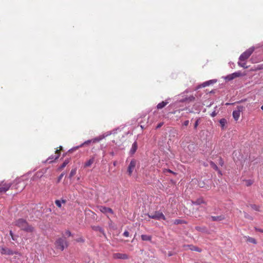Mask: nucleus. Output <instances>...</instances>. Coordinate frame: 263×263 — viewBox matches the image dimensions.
<instances>
[{
    "label": "nucleus",
    "mask_w": 263,
    "mask_h": 263,
    "mask_svg": "<svg viewBox=\"0 0 263 263\" xmlns=\"http://www.w3.org/2000/svg\"><path fill=\"white\" fill-rule=\"evenodd\" d=\"M15 225L20 228L22 230L27 232L31 233L34 230V228L31 225H30L26 220L22 218L16 220Z\"/></svg>",
    "instance_id": "obj_1"
},
{
    "label": "nucleus",
    "mask_w": 263,
    "mask_h": 263,
    "mask_svg": "<svg viewBox=\"0 0 263 263\" xmlns=\"http://www.w3.org/2000/svg\"><path fill=\"white\" fill-rule=\"evenodd\" d=\"M55 247L57 249H59L61 251H63L65 248L68 247V242L65 238H59L55 241Z\"/></svg>",
    "instance_id": "obj_2"
},
{
    "label": "nucleus",
    "mask_w": 263,
    "mask_h": 263,
    "mask_svg": "<svg viewBox=\"0 0 263 263\" xmlns=\"http://www.w3.org/2000/svg\"><path fill=\"white\" fill-rule=\"evenodd\" d=\"M254 50L255 48L254 47H252L247 49L240 55L239 58V61L242 62L248 59L254 52Z\"/></svg>",
    "instance_id": "obj_3"
},
{
    "label": "nucleus",
    "mask_w": 263,
    "mask_h": 263,
    "mask_svg": "<svg viewBox=\"0 0 263 263\" xmlns=\"http://www.w3.org/2000/svg\"><path fill=\"white\" fill-rule=\"evenodd\" d=\"M12 183L4 181L0 182V194L5 193L9 190Z\"/></svg>",
    "instance_id": "obj_4"
},
{
    "label": "nucleus",
    "mask_w": 263,
    "mask_h": 263,
    "mask_svg": "<svg viewBox=\"0 0 263 263\" xmlns=\"http://www.w3.org/2000/svg\"><path fill=\"white\" fill-rule=\"evenodd\" d=\"M136 164H137L136 160L133 159L130 161V162L127 167V172L128 175L129 176H131L132 175V174H133L134 171L135 170Z\"/></svg>",
    "instance_id": "obj_5"
},
{
    "label": "nucleus",
    "mask_w": 263,
    "mask_h": 263,
    "mask_svg": "<svg viewBox=\"0 0 263 263\" xmlns=\"http://www.w3.org/2000/svg\"><path fill=\"white\" fill-rule=\"evenodd\" d=\"M15 185H13L12 187H14V189L18 191H22L25 187V182L23 180H15Z\"/></svg>",
    "instance_id": "obj_6"
},
{
    "label": "nucleus",
    "mask_w": 263,
    "mask_h": 263,
    "mask_svg": "<svg viewBox=\"0 0 263 263\" xmlns=\"http://www.w3.org/2000/svg\"><path fill=\"white\" fill-rule=\"evenodd\" d=\"M148 217L152 219H155L157 220H165V217L163 215V214L162 212H160L159 211L156 212L153 215H148Z\"/></svg>",
    "instance_id": "obj_7"
},
{
    "label": "nucleus",
    "mask_w": 263,
    "mask_h": 263,
    "mask_svg": "<svg viewBox=\"0 0 263 263\" xmlns=\"http://www.w3.org/2000/svg\"><path fill=\"white\" fill-rule=\"evenodd\" d=\"M243 106H238L237 110H234L233 112V117L235 121H237L240 117V112L243 110Z\"/></svg>",
    "instance_id": "obj_8"
},
{
    "label": "nucleus",
    "mask_w": 263,
    "mask_h": 263,
    "mask_svg": "<svg viewBox=\"0 0 263 263\" xmlns=\"http://www.w3.org/2000/svg\"><path fill=\"white\" fill-rule=\"evenodd\" d=\"M243 76V74L240 71L235 72L226 77L225 80L228 81H231L235 78Z\"/></svg>",
    "instance_id": "obj_9"
},
{
    "label": "nucleus",
    "mask_w": 263,
    "mask_h": 263,
    "mask_svg": "<svg viewBox=\"0 0 263 263\" xmlns=\"http://www.w3.org/2000/svg\"><path fill=\"white\" fill-rule=\"evenodd\" d=\"M114 259H127L129 256L127 254L124 253H116L112 254Z\"/></svg>",
    "instance_id": "obj_10"
},
{
    "label": "nucleus",
    "mask_w": 263,
    "mask_h": 263,
    "mask_svg": "<svg viewBox=\"0 0 263 263\" xmlns=\"http://www.w3.org/2000/svg\"><path fill=\"white\" fill-rule=\"evenodd\" d=\"M98 209L103 213H110L111 214H113V211L111 209L107 207H105L104 206H98Z\"/></svg>",
    "instance_id": "obj_11"
},
{
    "label": "nucleus",
    "mask_w": 263,
    "mask_h": 263,
    "mask_svg": "<svg viewBox=\"0 0 263 263\" xmlns=\"http://www.w3.org/2000/svg\"><path fill=\"white\" fill-rule=\"evenodd\" d=\"M0 253L2 254L6 255H13L14 253L11 250L7 248H0Z\"/></svg>",
    "instance_id": "obj_12"
},
{
    "label": "nucleus",
    "mask_w": 263,
    "mask_h": 263,
    "mask_svg": "<svg viewBox=\"0 0 263 263\" xmlns=\"http://www.w3.org/2000/svg\"><path fill=\"white\" fill-rule=\"evenodd\" d=\"M95 156L91 157L87 161H86L85 163V164L84 165V167H88L92 165V164L93 163V162H95Z\"/></svg>",
    "instance_id": "obj_13"
},
{
    "label": "nucleus",
    "mask_w": 263,
    "mask_h": 263,
    "mask_svg": "<svg viewBox=\"0 0 263 263\" xmlns=\"http://www.w3.org/2000/svg\"><path fill=\"white\" fill-rule=\"evenodd\" d=\"M211 218L213 221H219L224 220L225 219V217L223 215H221L217 216H211Z\"/></svg>",
    "instance_id": "obj_14"
},
{
    "label": "nucleus",
    "mask_w": 263,
    "mask_h": 263,
    "mask_svg": "<svg viewBox=\"0 0 263 263\" xmlns=\"http://www.w3.org/2000/svg\"><path fill=\"white\" fill-rule=\"evenodd\" d=\"M99 141V139H98V138H95L93 139H92V140H88L87 141H85L83 143H82L80 146V147H82L86 144H90V143L92 142V143H95L97 141Z\"/></svg>",
    "instance_id": "obj_15"
},
{
    "label": "nucleus",
    "mask_w": 263,
    "mask_h": 263,
    "mask_svg": "<svg viewBox=\"0 0 263 263\" xmlns=\"http://www.w3.org/2000/svg\"><path fill=\"white\" fill-rule=\"evenodd\" d=\"M55 155L54 156H51V157H49L48 160L52 159L57 160V159H58L60 155V152H59V150L57 149L55 151Z\"/></svg>",
    "instance_id": "obj_16"
},
{
    "label": "nucleus",
    "mask_w": 263,
    "mask_h": 263,
    "mask_svg": "<svg viewBox=\"0 0 263 263\" xmlns=\"http://www.w3.org/2000/svg\"><path fill=\"white\" fill-rule=\"evenodd\" d=\"M137 147H138L137 143V142H135L132 145V147L130 150V153L132 155H133L134 154H135V153L136 152V151L137 149Z\"/></svg>",
    "instance_id": "obj_17"
},
{
    "label": "nucleus",
    "mask_w": 263,
    "mask_h": 263,
    "mask_svg": "<svg viewBox=\"0 0 263 263\" xmlns=\"http://www.w3.org/2000/svg\"><path fill=\"white\" fill-rule=\"evenodd\" d=\"M168 103V102L167 101H162V102L158 104L157 105V108L158 109H162Z\"/></svg>",
    "instance_id": "obj_18"
},
{
    "label": "nucleus",
    "mask_w": 263,
    "mask_h": 263,
    "mask_svg": "<svg viewBox=\"0 0 263 263\" xmlns=\"http://www.w3.org/2000/svg\"><path fill=\"white\" fill-rule=\"evenodd\" d=\"M192 203L193 204L199 205L202 203H205V202L202 198H200L197 199L196 201H192Z\"/></svg>",
    "instance_id": "obj_19"
},
{
    "label": "nucleus",
    "mask_w": 263,
    "mask_h": 263,
    "mask_svg": "<svg viewBox=\"0 0 263 263\" xmlns=\"http://www.w3.org/2000/svg\"><path fill=\"white\" fill-rule=\"evenodd\" d=\"M69 162V159H67L65 160L63 164L58 168V171H62Z\"/></svg>",
    "instance_id": "obj_20"
},
{
    "label": "nucleus",
    "mask_w": 263,
    "mask_h": 263,
    "mask_svg": "<svg viewBox=\"0 0 263 263\" xmlns=\"http://www.w3.org/2000/svg\"><path fill=\"white\" fill-rule=\"evenodd\" d=\"M141 237L143 241H151L152 238V236L148 235H142Z\"/></svg>",
    "instance_id": "obj_21"
},
{
    "label": "nucleus",
    "mask_w": 263,
    "mask_h": 263,
    "mask_svg": "<svg viewBox=\"0 0 263 263\" xmlns=\"http://www.w3.org/2000/svg\"><path fill=\"white\" fill-rule=\"evenodd\" d=\"M187 247L191 250L192 251H197V252H201V249H199V248L198 247H196L195 246H194L193 245H188L187 246Z\"/></svg>",
    "instance_id": "obj_22"
},
{
    "label": "nucleus",
    "mask_w": 263,
    "mask_h": 263,
    "mask_svg": "<svg viewBox=\"0 0 263 263\" xmlns=\"http://www.w3.org/2000/svg\"><path fill=\"white\" fill-rule=\"evenodd\" d=\"M65 203L66 200H62V201H60L59 200H57L55 201V203L57 206L59 208H61V203Z\"/></svg>",
    "instance_id": "obj_23"
},
{
    "label": "nucleus",
    "mask_w": 263,
    "mask_h": 263,
    "mask_svg": "<svg viewBox=\"0 0 263 263\" xmlns=\"http://www.w3.org/2000/svg\"><path fill=\"white\" fill-rule=\"evenodd\" d=\"M262 60L263 58H260L259 59H256V58H255L254 56H253L251 59V61L253 63H256Z\"/></svg>",
    "instance_id": "obj_24"
},
{
    "label": "nucleus",
    "mask_w": 263,
    "mask_h": 263,
    "mask_svg": "<svg viewBox=\"0 0 263 263\" xmlns=\"http://www.w3.org/2000/svg\"><path fill=\"white\" fill-rule=\"evenodd\" d=\"M247 241L249 242L252 243L253 244H256L257 243V241L255 240V239H254V238H252V237H250L249 236L247 237Z\"/></svg>",
    "instance_id": "obj_25"
},
{
    "label": "nucleus",
    "mask_w": 263,
    "mask_h": 263,
    "mask_svg": "<svg viewBox=\"0 0 263 263\" xmlns=\"http://www.w3.org/2000/svg\"><path fill=\"white\" fill-rule=\"evenodd\" d=\"M227 122V120L224 118H222L220 120L219 123H220V125L222 128H224Z\"/></svg>",
    "instance_id": "obj_26"
},
{
    "label": "nucleus",
    "mask_w": 263,
    "mask_h": 263,
    "mask_svg": "<svg viewBox=\"0 0 263 263\" xmlns=\"http://www.w3.org/2000/svg\"><path fill=\"white\" fill-rule=\"evenodd\" d=\"M210 164L211 165V166L214 169L215 171H218V166L216 165V164L213 162V161H211L210 162Z\"/></svg>",
    "instance_id": "obj_27"
},
{
    "label": "nucleus",
    "mask_w": 263,
    "mask_h": 263,
    "mask_svg": "<svg viewBox=\"0 0 263 263\" xmlns=\"http://www.w3.org/2000/svg\"><path fill=\"white\" fill-rule=\"evenodd\" d=\"M212 82L213 80H210L209 81L205 82L202 84V87H206L207 86H209L211 83H212Z\"/></svg>",
    "instance_id": "obj_28"
},
{
    "label": "nucleus",
    "mask_w": 263,
    "mask_h": 263,
    "mask_svg": "<svg viewBox=\"0 0 263 263\" xmlns=\"http://www.w3.org/2000/svg\"><path fill=\"white\" fill-rule=\"evenodd\" d=\"M76 172H77V170L76 169H72L71 172H70V173L69 174V177L70 178H71L73 176H74L76 174Z\"/></svg>",
    "instance_id": "obj_29"
},
{
    "label": "nucleus",
    "mask_w": 263,
    "mask_h": 263,
    "mask_svg": "<svg viewBox=\"0 0 263 263\" xmlns=\"http://www.w3.org/2000/svg\"><path fill=\"white\" fill-rule=\"evenodd\" d=\"M238 65L241 67H243L244 68H247L248 67L247 66H246V63H242V62H239L238 63Z\"/></svg>",
    "instance_id": "obj_30"
},
{
    "label": "nucleus",
    "mask_w": 263,
    "mask_h": 263,
    "mask_svg": "<svg viewBox=\"0 0 263 263\" xmlns=\"http://www.w3.org/2000/svg\"><path fill=\"white\" fill-rule=\"evenodd\" d=\"M195 99V97L194 96H191L189 97V98H186L185 99V101L191 102V101H194Z\"/></svg>",
    "instance_id": "obj_31"
},
{
    "label": "nucleus",
    "mask_w": 263,
    "mask_h": 263,
    "mask_svg": "<svg viewBox=\"0 0 263 263\" xmlns=\"http://www.w3.org/2000/svg\"><path fill=\"white\" fill-rule=\"evenodd\" d=\"M182 223H183V221L181 220H180V219H176V220H175V221L174 222V223L175 224H181Z\"/></svg>",
    "instance_id": "obj_32"
},
{
    "label": "nucleus",
    "mask_w": 263,
    "mask_h": 263,
    "mask_svg": "<svg viewBox=\"0 0 263 263\" xmlns=\"http://www.w3.org/2000/svg\"><path fill=\"white\" fill-rule=\"evenodd\" d=\"M263 69V64L258 65L255 69V70Z\"/></svg>",
    "instance_id": "obj_33"
},
{
    "label": "nucleus",
    "mask_w": 263,
    "mask_h": 263,
    "mask_svg": "<svg viewBox=\"0 0 263 263\" xmlns=\"http://www.w3.org/2000/svg\"><path fill=\"white\" fill-rule=\"evenodd\" d=\"M219 164L221 166H222L224 164V161H223V159L221 157H220L219 159Z\"/></svg>",
    "instance_id": "obj_34"
},
{
    "label": "nucleus",
    "mask_w": 263,
    "mask_h": 263,
    "mask_svg": "<svg viewBox=\"0 0 263 263\" xmlns=\"http://www.w3.org/2000/svg\"><path fill=\"white\" fill-rule=\"evenodd\" d=\"M164 123L163 122H160V123H159L157 126H156V129H158L159 128H160L163 125Z\"/></svg>",
    "instance_id": "obj_35"
},
{
    "label": "nucleus",
    "mask_w": 263,
    "mask_h": 263,
    "mask_svg": "<svg viewBox=\"0 0 263 263\" xmlns=\"http://www.w3.org/2000/svg\"><path fill=\"white\" fill-rule=\"evenodd\" d=\"M65 235L67 236H70L71 235V232L68 231V230H67L66 232H65Z\"/></svg>",
    "instance_id": "obj_36"
},
{
    "label": "nucleus",
    "mask_w": 263,
    "mask_h": 263,
    "mask_svg": "<svg viewBox=\"0 0 263 263\" xmlns=\"http://www.w3.org/2000/svg\"><path fill=\"white\" fill-rule=\"evenodd\" d=\"M64 176V174L62 173L58 178V181L59 182Z\"/></svg>",
    "instance_id": "obj_37"
},
{
    "label": "nucleus",
    "mask_w": 263,
    "mask_h": 263,
    "mask_svg": "<svg viewBox=\"0 0 263 263\" xmlns=\"http://www.w3.org/2000/svg\"><path fill=\"white\" fill-rule=\"evenodd\" d=\"M189 121L186 120L183 122V125L185 126H187L189 125Z\"/></svg>",
    "instance_id": "obj_38"
},
{
    "label": "nucleus",
    "mask_w": 263,
    "mask_h": 263,
    "mask_svg": "<svg viewBox=\"0 0 263 263\" xmlns=\"http://www.w3.org/2000/svg\"><path fill=\"white\" fill-rule=\"evenodd\" d=\"M123 235L125 237H128L129 236V232L127 231H125L124 233H123Z\"/></svg>",
    "instance_id": "obj_39"
},
{
    "label": "nucleus",
    "mask_w": 263,
    "mask_h": 263,
    "mask_svg": "<svg viewBox=\"0 0 263 263\" xmlns=\"http://www.w3.org/2000/svg\"><path fill=\"white\" fill-rule=\"evenodd\" d=\"M199 120H197L194 124V128L196 129L198 125Z\"/></svg>",
    "instance_id": "obj_40"
},
{
    "label": "nucleus",
    "mask_w": 263,
    "mask_h": 263,
    "mask_svg": "<svg viewBox=\"0 0 263 263\" xmlns=\"http://www.w3.org/2000/svg\"><path fill=\"white\" fill-rule=\"evenodd\" d=\"M255 230L256 231H258V232L263 233V230L262 229H259V228H255Z\"/></svg>",
    "instance_id": "obj_41"
},
{
    "label": "nucleus",
    "mask_w": 263,
    "mask_h": 263,
    "mask_svg": "<svg viewBox=\"0 0 263 263\" xmlns=\"http://www.w3.org/2000/svg\"><path fill=\"white\" fill-rule=\"evenodd\" d=\"M40 172H37V173H36V174L33 176V178H35V176H37V177H41V176H42V175H41L40 176Z\"/></svg>",
    "instance_id": "obj_42"
},
{
    "label": "nucleus",
    "mask_w": 263,
    "mask_h": 263,
    "mask_svg": "<svg viewBox=\"0 0 263 263\" xmlns=\"http://www.w3.org/2000/svg\"><path fill=\"white\" fill-rule=\"evenodd\" d=\"M196 229L198 231H201L203 229L199 227H196Z\"/></svg>",
    "instance_id": "obj_43"
},
{
    "label": "nucleus",
    "mask_w": 263,
    "mask_h": 263,
    "mask_svg": "<svg viewBox=\"0 0 263 263\" xmlns=\"http://www.w3.org/2000/svg\"><path fill=\"white\" fill-rule=\"evenodd\" d=\"M216 114L215 111H214V112H212V114H211V116H212V117H215V116H216Z\"/></svg>",
    "instance_id": "obj_44"
},
{
    "label": "nucleus",
    "mask_w": 263,
    "mask_h": 263,
    "mask_svg": "<svg viewBox=\"0 0 263 263\" xmlns=\"http://www.w3.org/2000/svg\"><path fill=\"white\" fill-rule=\"evenodd\" d=\"M218 173L220 175H222L221 171L218 169V171H217Z\"/></svg>",
    "instance_id": "obj_45"
},
{
    "label": "nucleus",
    "mask_w": 263,
    "mask_h": 263,
    "mask_svg": "<svg viewBox=\"0 0 263 263\" xmlns=\"http://www.w3.org/2000/svg\"><path fill=\"white\" fill-rule=\"evenodd\" d=\"M10 235H11V237H12V236H14L12 231H10Z\"/></svg>",
    "instance_id": "obj_46"
},
{
    "label": "nucleus",
    "mask_w": 263,
    "mask_h": 263,
    "mask_svg": "<svg viewBox=\"0 0 263 263\" xmlns=\"http://www.w3.org/2000/svg\"><path fill=\"white\" fill-rule=\"evenodd\" d=\"M166 171L171 173H173V171H172L171 170H166Z\"/></svg>",
    "instance_id": "obj_47"
},
{
    "label": "nucleus",
    "mask_w": 263,
    "mask_h": 263,
    "mask_svg": "<svg viewBox=\"0 0 263 263\" xmlns=\"http://www.w3.org/2000/svg\"><path fill=\"white\" fill-rule=\"evenodd\" d=\"M11 238H12V240H15V237H14V236H12V237H11Z\"/></svg>",
    "instance_id": "obj_48"
},
{
    "label": "nucleus",
    "mask_w": 263,
    "mask_h": 263,
    "mask_svg": "<svg viewBox=\"0 0 263 263\" xmlns=\"http://www.w3.org/2000/svg\"><path fill=\"white\" fill-rule=\"evenodd\" d=\"M62 148H63L62 146H60L59 152H60L61 150H62Z\"/></svg>",
    "instance_id": "obj_49"
},
{
    "label": "nucleus",
    "mask_w": 263,
    "mask_h": 263,
    "mask_svg": "<svg viewBox=\"0 0 263 263\" xmlns=\"http://www.w3.org/2000/svg\"><path fill=\"white\" fill-rule=\"evenodd\" d=\"M114 165L115 166L116 165V162H115L114 163Z\"/></svg>",
    "instance_id": "obj_50"
}]
</instances>
